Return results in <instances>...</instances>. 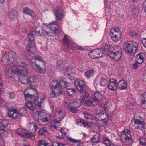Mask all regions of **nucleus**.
Returning <instances> with one entry per match:
<instances>
[{"instance_id":"423d86ee","label":"nucleus","mask_w":146,"mask_h":146,"mask_svg":"<svg viewBox=\"0 0 146 146\" xmlns=\"http://www.w3.org/2000/svg\"><path fill=\"white\" fill-rule=\"evenodd\" d=\"M85 118L88 119L87 122L84 121L83 120L81 119H78L76 120V123L80 126H82L85 127L87 126L89 127H92L93 124L92 121L95 120L96 118L92 115L86 114L85 115Z\"/></svg>"},{"instance_id":"a211bd4d","label":"nucleus","mask_w":146,"mask_h":146,"mask_svg":"<svg viewBox=\"0 0 146 146\" xmlns=\"http://www.w3.org/2000/svg\"><path fill=\"white\" fill-rule=\"evenodd\" d=\"M54 13L56 19L58 21L61 20L63 18V10L61 7L56 8L54 10Z\"/></svg>"},{"instance_id":"603ef678","label":"nucleus","mask_w":146,"mask_h":146,"mask_svg":"<svg viewBox=\"0 0 146 146\" xmlns=\"http://www.w3.org/2000/svg\"><path fill=\"white\" fill-rule=\"evenodd\" d=\"M108 83V81L107 80L104 78H102L100 81V83L101 86H104Z\"/></svg>"},{"instance_id":"338daca9","label":"nucleus","mask_w":146,"mask_h":146,"mask_svg":"<svg viewBox=\"0 0 146 146\" xmlns=\"http://www.w3.org/2000/svg\"><path fill=\"white\" fill-rule=\"evenodd\" d=\"M141 127L146 129V123H142L141 125L138 126L136 128L137 129L141 128Z\"/></svg>"},{"instance_id":"c756f323","label":"nucleus","mask_w":146,"mask_h":146,"mask_svg":"<svg viewBox=\"0 0 146 146\" xmlns=\"http://www.w3.org/2000/svg\"><path fill=\"white\" fill-rule=\"evenodd\" d=\"M29 81V83L30 85L32 86H36L38 83V82L36 81H35L36 78V77L34 76H30L27 78Z\"/></svg>"},{"instance_id":"4468645a","label":"nucleus","mask_w":146,"mask_h":146,"mask_svg":"<svg viewBox=\"0 0 146 146\" xmlns=\"http://www.w3.org/2000/svg\"><path fill=\"white\" fill-rule=\"evenodd\" d=\"M104 47L103 48L94 49L90 51L89 53V57L93 59L98 58L106 55L104 53Z\"/></svg>"},{"instance_id":"cd10ccee","label":"nucleus","mask_w":146,"mask_h":146,"mask_svg":"<svg viewBox=\"0 0 146 146\" xmlns=\"http://www.w3.org/2000/svg\"><path fill=\"white\" fill-rule=\"evenodd\" d=\"M66 72L65 75L66 76H70L72 74H74L75 73V70L72 66L69 65L67 68L66 69Z\"/></svg>"},{"instance_id":"09e8293b","label":"nucleus","mask_w":146,"mask_h":146,"mask_svg":"<svg viewBox=\"0 0 146 146\" xmlns=\"http://www.w3.org/2000/svg\"><path fill=\"white\" fill-rule=\"evenodd\" d=\"M68 139L70 140L71 141L75 143H79L77 145V146H81L82 145V143L81 141L80 140H77L74 139H72V138H69Z\"/></svg>"},{"instance_id":"f3484780","label":"nucleus","mask_w":146,"mask_h":146,"mask_svg":"<svg viewBox=\"0 0 146 146\" xmlns=\"http://www.w3.org/2000/svg\"><path fill=\"white\" fill-rule=\"evenodd\" d=\"M8 124V122L6 120H3L0 122V136L4 137L5 133L4 132H6L8 129L6 128Z\"/></svg>"},{"instance_id":"c9c22d12","label":"nucleus","mask_w":146,"mask_h":146,"mask_svg":"<svg viewBox=\"0 0 146 146\" xmlns=\"http://www.w3.org/2000/svg\"><path fill=\"white\" fill-rule=\"evenodd\" d=\"M23 135V137L25 138L31 139L32 140H33L35 139V135L32 133L26 132V131Z\"/></svg>"},{"instance_id":"e433bc0d","label":"nucleus","mask_w":146,"mask_h":146,"mask_svg":"<svg viewBox=\"0 0 146 146\" xmlns=\"http://www.w3.org/2000/svg\"><path fill=\"white\" fill-rule=\"evenodd\" d=\"M135 124H138L141 125L143 122V119L140 116H138L137 117V119H134Z\"/></svg>"},{"instance_id":"49530a36","label":"nucleus","mask_w":146,"mask_h":146,"mask_svg":"<svg viewBox=\"0 0 146 146\" xmlns=\"http://www.w3.org/2000/svg\"><path fill=\"white\" fill-rule=\"evenodd\" d=\"M25 131L21 128H18L15 131V133L18 135L23 137Z\"/></svg>"},{"instance_id":"473e14b6","label":"nucleus","mask_w":146,"mask_h":146,"mask_svg":"<svg viewBox=\"0 0 146 146\" xmlns=\"http://www.w3.org/2000/svg\"><path fill=\"white\" fill-rule=\"evenodd\" d=\"M43 30H46V27H43H43L41 30H40L37 31V30L35 31V33L36 35L37 36H44L46 33Z\"/></svg>"},{"instance_id":"4be33fe9","label":"nucleus","mask_w":146,"mask_h":146,"mask_svg":"<svg viewBox=\"0 0 146 146\" xmlns=\"http://www.w3.org/2000/svg\"><path fill=\"white\" fill-rule=\"evenodd\" d=\"M128 85L127 81L121 80L117 83V87L120 90H124L126 88Z\"/></svg>"},{"instance_id":"5fc2aeb1","label":"nucleus","mask_w":146,"mask_h":146,"mask_svg":"<svg viewBox=\"0 0 146 146\" xmlns=\"http://www.w3.org/2000/svg\"><path fill=\"white\" fill-rule=\"evenodd\" d=\"M105 15L106 16H107L108 17L110 18L111 16V9L110 8L108 9V7H107L106 9H105Z\"/></svg>"},{"instance_id":"f03ea898","label":"nucleus","mask_w":146,"mask_h":146,"mask_svg":"<svg viewBox=\"0 0 146 146\" xmlns=\"http://www.w3.org/2000/svg\"><path fill=\"white\" fill-rule=\"evenodd\" d=\"M26 64L25 62H22L20 64H15L10 67L6 73L11 72L14 73L19 76H25L29 73L28 69L25 67Z\"/></svg>"},{"instance_id":"6e6d98bb","label":"nucleus","mask_w":146,"mask_h":146,"mask_svg":"<svg viewBox=\"0 0 146 146\" xmlns=\"http://www.w3.org/2000/svg\"><path fill=\"white\" fill-rule=\"evenodd\" d=\"M62 60H60L58 61L57 62V64H58V65H60V66H59L58 67V68L60 70H64L63 67L61 69L59 68H62V67L63 66V64H62Z\"/></svg>"},{"instance_id":"2f4dec72","label":"nucleus","mask_w":146,"mask_h":146,"mask_svg":"<svg viewBox=\"0 0 146 146\" xmlns=\"http://www.w3.org/2000/svg\"><path fill=\"white\" fill-rule=\"evenodd\" d=\"M17 16V12L15 10H12L9 13V17L11 20H14Z\"/></svg>"},{"instance_id":"e2e57ef3","label":"nucleus","mask_w":146,"mask_h":146,"mask_svg":"<svg viewBox=\"0 0 146 146\" xmlns=\"http://www.w3.org/2000/svg\"><path fill=\"white\" fill-rule=\"evenodd\" d=\"M20 82L21 84H25L27 83H29V81L28 80V78H27L26 79H22V80L20 81Z\"/></svg>"},{"instance_id":"0eeeda50","label":"nucleus","mask_w":146,"mask_h":146,"mask_svg":"<svg viewBox=\"0 0 146 146\" xmlns=\"http://www.w3.org/2000/svg\"><path fill=\"white\" fill-rule=\"evenodd\" d=\"M69 39L70 37L68 35L66 34L64 35L63 38L62 39V41L65 48H68L71 47L76 50H82L83 49L82 47L77 45L73 42L70 41Z\"/></svg>"},{"instance_id":"de8ad7c7","label":"nucleus","mask_w":146,"mask_h":146,"mask_svg":"<svg viewBox=\"0 0 146 146\" xmlns=\"http://www.w3.org/2000/svg\"><path fill=\"white\" fill-rule=\"evenodd\" d=\"M50 115H48L46 117L43 118H41L39 119V120H40L42 123L48 122L50 120Z\"/></svg>"},{"instance_id":"a19ab883","label":"nucleus","mask_w":146,"mask_h":146,"mask_svg":"<svg viewBox=\"0 0 146 146\" xmlns=\"http://www.w3.org/2000/svg\"><path fill=\"white\" fill-rule=\"evenodd\" d=\"M38 119H37V121H39V119L43 117L44 114V111L42 110H40L39 111H37Z\"/></svg>"},{"instance_id":"7ed1b4c3","label":"nucleus","mask_w":146,"mask_h":146,"mask_svg":"<svg viewBox=\"0 0 146 146\" xmlns=\"http://www.w3.org/2000/svg\"><path fill=\"white\" fill-rule=\"evenodd\" d=\"M50 96L52 98H56L62 94L61 89L59 88L58 83L56 80H52L50 84Z\"/></svg>"},{"instance_id":"774afa93","label":"nucleus","mask_w":146,"mask_h":146,"mask_svg":"<svg viewBox=\"0 0 146 146\" xmlns=\"http://www.w3.org/2000/svg\"><path fill=\"white\" fill-rule=\"evenodd\" d=\"M141 101H144V102H146V93H145L143 95L142 97Z\"/></svg>"},{"instance_id":"8fccbe9b","label":"nucleus","mask_w":146,"mask_h":146,"mask_svg":"<svg viewBox=\"0 0 146 146\" xmlns=\"http://www.w3.org/2000/svg\"><path fill=\"white\" fill-rule=\"evenodd\" d=\"M140 142L139 144L142 145V146H146V137H140Z\"/></svg>"},{"instance_id":"b1692460","label":"nucleus","mask_w":146,"mask_h":146,"mask_svg":"<svg viewBox=\"0 0 146 146\" xmlns=\"http://www.w3.org/2000/svg\"><path fill=\"white\" fill-rule=\"evenodd\" d=\"M145 54L143 53H139L137 55L136 61L139 64H141L144 61Z\"/></svg>"},{"instance_id":"f257e3e1","label":"nucleus","mask_w":146,"mask_h":146,"mask_svg":"<svg viewBox=\"0 0 146 146\" xmlns=\"http://www.w3.org/2000/svg\"><path fill=\"white\" fill-rule=\"evenodd\" d=\"M104 53L106 55L110 56L115 61L119 60L122 54L121 49L119 47L116 46L113 48L108 44L105 45Z\"/></svg>"},{"instance_id":"ddd939ff","label":"nucleus","mask_w":146,"mask_h":146,"mask_svg":"<svg viewBox=\"0 0 146 146\" xmlns=\"http://www.w3.org/2000/svg\"><path fill=\"white\" fill-rule=\"evenodd\" d=\"M26 113V111L24 109H21L19 112L16 109H13L9 110L7 116L9 118L15 119L18 117L19 114L21 116H23L25 115Z\"/></svg>"},{"instance_id":"ea45409f","label":"nucleus","mask_w":146,"mask_h":146,"mask_svg":"<svg viewBox=\"0 0 146 146\" xmlns=\"http://www.w3.org/2000/svg\"><path fill=\"white\" fill-rule=\"evenodd\" d=\"M100 140V135L97 134L95 135L91 139V141L94 143H98Z\"/></svg>"},{"instance_id":"a18cd8bd","label":"nucleus","mask_w":146,"mask_h":146,"mask_svg":"<svg viewBox=\"0 0 146 146\" xmlns=\"http://www.w3.org/2000/svg\"><path fill=\"white\" fill-rule=\"evenodd\" d=\"M60 132L62 134V137L64 138L66 136L68 130L66 128H62L61 129Z\"/></svg>"},{"instance_id":"58836bf2","label":"nucleus","mask_w":146,"mask_h":146,"mask_svg":"<svg viewBox=\"0 0 146 146\" xmlns=\"http://www.w3.org/2000/svg\"><path fill=\"white\" fill-rule=\"evenodd\" d=\"M68 94L70 96H73L76 93V91L75 89L72 88L68 89L67 90Z\"/></svg>"},{"instance_id":"412c9836","label":"nucleus","mask_w":146,"mask_h":146,"mask_svg":"<svg viewBox=\"0 0 146 146\" xmlns=\"http://www.w3.org/2000/svg\"><path fill=\"white\" fill-rule=\"evenodd\" d=\"M65 114L64 111H62L60 110H56L55 114H54L53 117L54 118H56L60 119L59 120L61 121L64 116Z\"/></svg>"},{"instance_id":"9b49d317","label":"nucleus","mask_w":146,"mask_h":146,"mask_svg":"<svg viewBox=\"0 0 146 146\" xmlns=\"http://www.w3.org/2000/svg\"><path fill=\"white\" fill-rule=\"evenodd\" d=\"M28 44L27 46V50L28 52H31L33 53V51H36V49L35 45V43L34 40V34L31 32H30L28 34Z\"/></svg>"},{"instance_id":"7c9ffc66","label":"nucleus","mask_w":146,"mask_h":146,"mask_svg":"<svg viewBox=\"0 0 146 146\" xmlns=\"http://www.w3.org/2000/svg\"><path fill=\"white\" fill-rule=\"evenodd\" d=\"M102 94L99 91H97L94 94V98L95 100L98 103L102 97Z\"/></svg>"},{"instance_id":"bf43d9fd","label":"nucleus","mask_w":146,"mask_h":146,"mask_svg":"<svg viewBox=\"0 0 146 146\" xmlns=\"http://www.w3.org/2000/svg\"><path fill=\"white\" fill-rule=\"evenodd\" d=\"M30 127H33V128L32 129L34 130V132L36 131V130H37V125L35 123L31 124Z\"/></svg>"},{"instance_id":"9d476101","label":"nucleus","mask_w":146,"mask_h":146,"mask_svg":"<svg viewBox=\"0 0 146 146\" xmlns=\"http://www.w3.org/2000/svg\"><path fill=\"white\" fill-rule=\"evenodd\" d=\"M35 60L39 61L40 62H43L41 57L37 56H35L34 58H32L30 61V63L31 65L36 71L39 73L43 74L44 73L46 72V69L43 68H42L40 67L39 65L37 64Z\"/></svg>"},{"instance_id":"69168bd1","label":"nucleus","mask_w":146,"mask_h":146,"mask_svg":"<svg viewBox=\"0 0 146 146\" xmlns=\"http://www.w3.org/2000/svg\"><path fill=\"white\" fill-rule=\"evenodd\" d=\"M104 4L106 5L108 7H109L110 5V0H104Z\"/></svg>"},{"instance_id":"c85d7f7f","label":"nucleus","mask_w":146,"mask_h":146,"mask_svg":"<svg viewBox=\"0 0 146 146\" xmlns=\"http://www.w3.org/2000/svg\"><path fill=\"white\" fill-rule=\"evenodd\" d=\"M84 98H82L81 100L79 99L75 100L71 104V106H73L77 108L79 107L81 104L83 103Z\"/></svg>"},{"instance_id":"20e7f679","label":"nucleus","mask_w":146,"mask_h":146,"mask_svg":"<svg viewBox=\"0 0 146 146\" xmlns=\"http://www.w3.org/2000/svg\"><path fill=\"white\" fill-rule=\"evenodd\" d=\"M57 21H53L52 22L50 23L48 25L46 23L43 24V27H46V29H48L50 31L48 32L46 30H43L45 32L46 34L48 36H54L55 35L58 33V29L56 28V26L58 27V25L57 24Z\"/></svg>"},{"instance_id":"6ab92c4d","label":"nucleus","mask_w":146,"mask_h":146,"mask_svg":"<svg viewBox=\"0 0 146 146\" xmlns=\"http://www.w3.org/2000/svg\"><path fill=\"white\" fill-rule=\"evenodd\" d=\"M74 84L80 92L81 93L83 92L85 84L84 82L82 80L79 79L75 80Z\"/></svg>"},{"instance_id":"6e6552de","label":"nucleus","mask_w":146,"mask_h":146,"mask_svg":"<svg viewBox=\"0 0 146 146\" xmlns=\"http://www.w3.org/2000/svg\"><path fill=\"white\" fill-rule=\"evenodd\" d=\"M96 117H100L101 119L100 122L102 123L104 126L105 125L106 123L107 122L109 117L108 115L106 112V110L102 107L99 106L97 109V112L96 115Z\"/></svg>"},{"instance_id":"aec40b11","label":"nucleus","mask_w":146,"mask_h":146,"mask_svg":"<svg viewBox=\"0 0 146 146\" xmlns=\"http://www.w3.org/2000/svg\"><path fill=\"white\" fill-rule=\"evenodd\" d=\"M117 87V81L113 78L110 79V83L108 85L109 89L111 91H114L116 90Z\"/></svg>"},{"instance_id":"bb28decb","label":"nucleus","mask_w":146,"mask_h":146,"mask_svg":"<svg viewBox=\"0 0 146 146\" xmlns=\"http://www.w3.org/2000/svg\"><path fill=\"white\" fill-rule=\"evenodd\" d=\"M23 12L24 13L29 15L32 18L35 17V14L33 11L30 10L27 7L23 8Z\"/></svg>"},{"instance_id":"393cba45","label":"nucleus","mask_w":146,"mask_h":146,"mask_svg":"<svg viewBox=\"0 0 146 146\" xmlns=\"http://www.w3.org/2000/svg\"><path fill=\"white\" fill-rule=\"evenodd\" d=\"M60 120H53L52 121L50 127L51 130L54 131L57 129V126L60 122Z\"/></svg>"},{"instance_id":"0e129e2a","label":"nucleus","mask_w":146,"mask_h":146,"mask_svg":"<svg viewBox=\"0 0 146 146\" xmlns=\"http://www.w3.org/2000/svg\"><path fill=\"white\" fill-rule=\"evenodd\" d=\"M142 45L146 48V38H143L141 40Z\"/></svg>"},{"instance_id":"4d7b16f0","label":"nucleus","mask_w":146,"mask_h":146,"mask_svg":"<svg viewBox=\"0 0 146 146\" xmlns=\"http://www.w3.org/2000/svg\"><path fill=\"white\" fill-rule=\"evenodd\" d=\"M111 106V104L109 102H106L105 104L104 108L105 109V110H106V109L109 108Z\"/></svg>"},{"instance_id":"1a4fd4ad","label":"nucleus","mask_w":146,"mask_h":146,"mask_svg":"<svg viewBox=\"0 0 146 146\" xmlns=\"http://www.w3.org/2000/svg\"><path fill=\"white\" fill-rule=\"evenodd\" d=\"M15 56V53H4L2 54L1 61L3 64L5 66L11 64L13 62Z\"/></svg>"},{"instance_id":"37998d69","label":"nucleus","mask_w":146,"mask_h":146,"mask_svg":"<svg viewBox=\"0 0 146 146\" xmlns=\"http://www.w3.org/2000/svg\"><path fill=\"white\" fill-rule=\"evenodd\" d=\"M30 88H27L26 89L24 92H23V94L24 95L25 98L27 99L28 98H31L33 97L34 96L33 95H32L28 93H27L26 92L28 90H29Z\"/></svg>"},{"instance_id":"680f3d73","label":"nucleus","mask_w":146,"mask_h":146,"mask_svg":"<svg viewBox=\"0 0 146 146\" xmlns=\"http://www.w3.org/2000/svg\"><path fill=\"white\" fill-rule=\"evenodd\" d=\"M79 67L78 68V70L80 71H83L85 70V68H84V65L83 64H80L79 65Z\"/></svg>"},{"instance_id":"f704fd0d","label":"nucleus","mask_w":146,"mask_h":146,"mask_svg":"<svg viewBox=\"0 0 146 146\" xmlns=\"http://www.w3.org/2000/svg\"><path fill=\"white\" fill-rule=\"evenodd\" d=\"M26 108H28L29 110L33 111L35 108V106L33 103L31 101H28L26 102L25 104Z\"/></svg>"},{"instance_id":"3c124183","label":"nucleus","mask_w":146,"mask_h":146,"mask_svg":"<svg viewBox=\"0 0 146 146\" xmlns=\"http://www.w3.org/2000/svg\"><path fill=\"white\" fill-rule=\"evenodd\" d=\"M38 146H50V144L42 140L39 141Z\"/></svg>"},{"instance_id":"39448f33","label":"nucleus","mask_w":146,"mask_h":146,"mask_svg":"<svg viewBox=\"0 0 146 146\" xmlns=\"http://www.w3.org/2000/svg\"><path fill=\"white\" fill-rule=\"evenodd\" d=\"M138 44L133 41L129 42H125L123 47L125 52L127 54H135L138 49Z\"/></svg>"},{"instance_id":"a878e982","label":"nucleus","mask_w":146,"mask_h":146,"mask_svg":"<svg viewBox=\"0 0 146 146\" xmlns=\"http://www.w3.org/2000/svg\"><path fill=\"white\" fill-rule=\"evenodd\" d=\"M97 103L95 100L92 98L85 102V105L88 106L93 107L96 105Z\"/></svg>"},{"instance_id":"2eb2a0df","label":"nucleus","mask_w":146,"mask_h":146,"mask_svg":"<svg viewBox=\"0 0 146 146\" xmlns=\"http://www.w3.org/2000/svg\"><path fill=\"white\" fill-rule=\"evenodd\" d=\"M110 35L113 41L117 42L121 38V33L118 28H112L110 30Z\"/></svg>"},{"instance_id":"f8f14e48","label":"nucleus","mask_w":146,"mask_h":146,"mask_svg":"<svg viewBox=\"0 0 146 146\" xmlns=\"http://www.w3.org/2000/svg\"><path fill=\"white\" fill-rule=\"evenodd\" d=\"M131 135L130 131L128 129L124 130L120 136L121 142L123 144L129 145L131 139Z\"/></svg>"},{"instance_id":"864d4df0","label":"nucleus","mask_w":146,"mask_h":146,"mask_svg":"<svg viewBox=\"0 0 146 146\" xmlns=\"http://www.w3.org/2000/svg\"><path fill=\"white\" fill-rule=\"evenodd\" d=\"M138 35V34L137 33L135 32L134 31H131L129 33L130 36L135 38H137Z\"/></svg>"},{"instance_id":"052dcab7","label":"nucleus","mask_w":146,"mask_h":146,"mask_svg":"<svg viewBox=\"0 0 146 146\" xmlns=\"http://www.w3.org/2000/svg\"><path fill=\"white\" fill-rule=\"evenodd\" d=\"M4 137L0 136V146H4L5 143L3 139Z\"/></svg>"},{"instance_id":"13d9d810","label":"nucleus","mask_w":146,"mask_h":146,"mask_svg":"<svg viewBox=\"0 0 146 146\" xmlns=\"http://www.w3.org/2000/svg\"><path fill=\"white\" fill-rule=\"evenodd\" d=\"M69 109L70 111L73 113L76 112L77 111V108L75 107H69Z\"/></svg>"},{"instance_id":"dca6fc26","label":"nucleus","mask_w":146,"mask_h":146,"mask_svg":"<svg viewBox=\"0 0 146 146\" xmlns=\"http://www.w3.org/2000/svg\"><path fill=\"white\" fill-rule=\"evenodd\" d=\"M45 100V97L43 94L37 96L36 99L34 100V102L36 106L38 107L40 109L44 105V101Z\"/></svg>"},{"instance_id":"5701e85b","label":"nucleus","mask_w":146,"mask_h":146,"mask_svg":"<svg viewBox=\"0 0 146 146\" xmlns=\"http://www.w3.org/2000/svg\"><path fill=\"white\" fill-rule=\"evenodd\" d=\"M56 81L58 83V86H59V88H60L62 90L66 88L67 85V82L65 78H61L59 79V82L57 80Z\"/></svg>"},{"instance_id":"c03bdc74","label":"nucleus","mask_w":146,"mask_h":146,"mask_svg":"<svg viewBox=\"0 0 146 146\" xmlns=\"http://www.w3.org/2000/svg\"><path fill=\"white\" fill-rule=\"evenodd\" d=\"M85 75L87 78H89L92 76L94 74V71L93 70H90L86 71Z\"/></svg>"},{"instance_id":"4c0bfd02","label":"nucleus","mask_w":146,"mask_h":146,"mask_svg":"<svg viewBox=\"0 0 146 146\" xmlns=\"http://www.w3.org/2000/svg\"><path fill=\"white\" fill-rule=\"evenodd\" d=\"M39 135H47L48 134V131L44 128H41L38 131Z\"/></svg>"},{"instance_id":"72a5a7b5","label":"nucleus","mask_w":146,"mask_h":146,"mask_svg":"<svg viewBox=\"0 0 146 146\" xmlns=\"http://www.w3.org/2000/svg\"><path fill=\"white\" fill-rule=\"evenodd\" d=\"M72 103L71 100L70 99L68 98H66L64 99L63 102V105L65 108H68L70 107V106H71V104Z\"/></svg>"},{"instance_id":"79ce46f5","label":"nucleus","mask_w":146,"mask_h":146,"mask_svg":"<svg viewBox=\"0 0 146 146\" xmlns=\"http://www.w3.org/2000/svg\"><path fill=\"white\" fill-rule=\"evenodd\" d=\"M103 143L106 146H111V142L110 139L107 137H104L103 139Z\"/></svg>"}]
</instances>
